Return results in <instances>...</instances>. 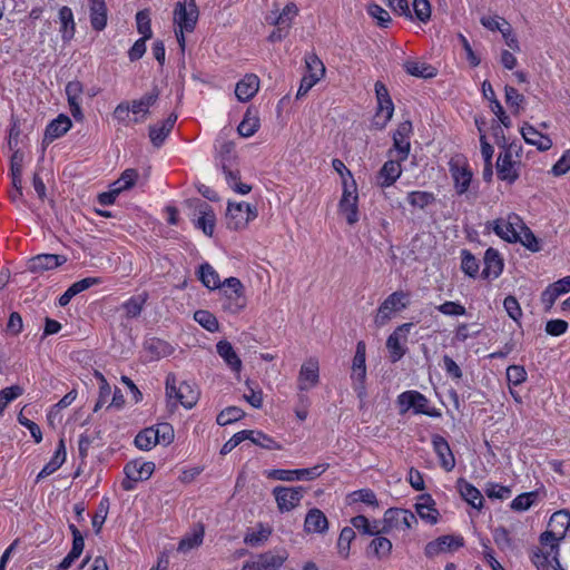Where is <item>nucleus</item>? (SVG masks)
Returning a JSON list of instances; mask_svg holds the SVG:
<instances>
[{"mask_svg":"<svg viewBox=\"0 0 570 570\" xmlns=\"http://www.w3.org/2000/svg\"><path fill=\"white\" fill-rule=\"evenodd\" d=\"M492 230L497 236L508 243H517L518 234L522 232L525 224L522 218L514 214L509 213L505 216L499 217L491 223Z\"/></svg>","mask_w":570,"mask_h":570,"instance_id":"nucleus-9","label":"nucleus"},{"mask_svg":"<svg viewBox=\"0 0 570 570\" xmlns=\"http://www.w3.org/2000/svg\"><path fill=\"white\" fill-rule=\"evenodd\" d=\"M569 528L570 512L568 510H559L551 515L548 529L541 534L544 535V540L550 538L561 542L566 538Z\"/></svg>","mask_w":570,"mask_h":570,"instance_id":"nucleus-17","label":"nucleus"},{"mask_svg":"<svg viewBox=\"0 0 570 570\" xmlns=\"http://www.w3.org/2000/svg\"><path fill=\"white\" fill-rule=\"evenodd\" d=\"M166 396L174 406L180 404L185 409H191L196 405L199 392L195 385L188 382H178L175 374L169 373L166 376Z\"/></svg>","mask_w":570,"mask_h":570,"instance_id":"nucleus-2","label":"nucleus"},{"mask_svg":"<svg viewBox=\"0 0 570 570\" xmlns=\"http://www.w3.org/2000/svg\"><path fill=\"white\" fill-rule=\"evenodd\" d=\"M451 176L454 183V188L456 194L463 195L468 191L471 180L472 173L468 167L451 165L450 167Z\"/></svg>","mask_w":570,"mask_h":570,"instance_id":"nucleus-35","label":"nucleus"},{"mask_svg":"<svg viewBox=\"0 0 570 570\" xmlns=\"http://www.w3.org/2000/svg\"><path fill=\"white\" fill-rule=\"evenodd\" d=\"M483 262V278L494 279L502 274L504 264L500 253L497 249L492 247L488 248L484 253Z\"/></svg>","mask_w":570,"mask_h":570,"instance_id":"nucleus-26","label":"nucleus"},{"mask_svg":"<svg viewBox=\"0 0 570 570\" xmlns=\"http://www.w3.org/2000/svg\"><path fill=\"white\" fill-rule=\"evenodd\" d=\"M412 327L413 323H404L397 326L396 330L387 337L386 348L390 353L391 362L395 363L404 356L406 352L405 343Z\"/></svg>","mask_w":570,"mask_h":570,"instance_id":"nucleus-16","label":"nucleus"},{"mask_svg":"<svg viewBox=\"0 0 570 570\" xmlns=\"http://www.w3.org/2000/svg\"><path fill=\"white\" fill-rule=\"evenodd\" d=\"M216 352L223 358L229 370L239 374L243 368V363L230 342L222 340L216 344Z\"/></svg>","mask_w":570,"mask_h":570,"instance_id":"nucleus-28","label":"nucleus"},{"mask_svg":"<svg viewBox=\"0 0 570 570\" xmlns=\"http://www.w3.org/2000/svg\"><path fill=\"white\" fill-rule=\"evenodd\" d=\"M198 19V8L195 0L177 2L174 10V22L181 31L191 32Z\"/></svg>","mask_w":570,"mask_h":570,"instance_id":"nucleus-15","label":"nucleus"},{"mask_svg":"<svg viewBox=\"0 0 570 570\" xmlns=\"http://www.w3.org/2000/svg\"><path fill=\"white\" fill-rule=\"evenodd\" d=\"M137 31L141 35L144 40L153 37L151 19L149 10H140L136 13Z\"/></svg>","mask_w":570,"mask_h":570,"instance_id":"nucleus-53","label":"nucleus"},{"mask_svg":"<svg viewBox=\"0 0 570 570\" xmlns=\"http://www.w3.org/2000/svg\"><path fill=\"white\" fill-rule=\"evenodd\" d=\"M407 203L413 208L424 209L435 202V195L425 190H413L406 195Z\"/></svg>","mask_w":570,"mask_h":570,"instance_id":"nucleus-47","label":"nucleus"},{"mask_svg":"<svg viewBox=\"0 0 570 570\" xmlns=\"http://www.w3.org/2000/svg\"><path fill=\"white\" fill-rule=\"evenodd\" d=\"M422 502L415 504L419 517L430 524H435L439 518V511L434 508V502L430 495L422 498Z\"/></svg>","mask_w":570,"mask_h":570,"instance_id":"nucleus-43","label":"nucleus"},{"mask_svg":"<svg viewBox=\"0 0 570 570\" xmlns=\"http://www.w3.org/2000/svg\"><path fill=\"white\" fill-rule=\"evenodd\" d=\"M67 262V257L57 254H39L31 257L27 263V269L31 273H43L56 269Z\"/></svg>","mask_w":570,"mask_h":570,"instance_id":"nucleus-19","label":"nucleus"},{"mask_svg":"<svg viewBox=\"0 0 570 570\" xmlns=\"http://www.w3.org/2000/svg\"><path fill=\"white\" fill-rule=\"evenodd\" d=\"M59 22L61 24L60 32L63 41H70L76 32V23L72 10L63 6L59 9L58 13Z\"/></svg>","mask_w":570,"mask_h":570,"instance_id":"nucleus-37","label":"nucleus"},{"mask_svg":"<svg viewBox=\"0 0 570 570\" xmlns=\"http://www.w3.org/2000/svg\"><path fill=\"white\" fill-rule=\"evenodd\" d=\"M409 303V294L405 292L396 291L390 294L379 307L375 324L379 326L385 325L393 313L405 309Z\"/></svg>","mask_w":570,"mask_h":570,"instance_id":"nucleus-12","label":"nucleus"},{"mask_svg":"<svg viewBox=\"0 0 570 570\" xmlns=\"http://www.w3.org/2000/svg\"><path fill=\"white\" fill-rule=\"evenodd\" d=\"M177 120V115L171 114L161 124L149 127V138L154 146L160 147Z\"/></svg>","mask_w":570,"mask_h":570,"instance_id":"nucleus-31","label":"nucleus"},{"mask_svg":"<svg viewBox=\"0 0 570 570\" xmlns=\"http://www.w3.org/2000/svg\"><path fill=\"white\" fill-rule=\"evenodd\" d=\"M330 468L328 463H318L312 468L285 470L272 469L264 471V475L271 480H278L285 482L293 481H313L321 476Z\"/></svg>","mask_w":570,"mask_h":570,"instance_id":"nucleus-6","label":"nucleus"},{"mask_svg":"<svg viewBox=\"0 0 570 570\" xmlns=\"http://www.w3.org/2000/svg\"><path fill=\"white\" fill-rule=\"evenodd\" d=\"M298 7L294 2H288L273 21L274 26L291 29L293 20L298 14Z\"/></svg>","mask_w":570,"mask_h":570,"instance_id":"nucleus-48","label":"nucleus"},{"mask_svg":"<svg viewBox=\"0 0 570 570\" xmlns=\"http://www.w3.org/2000/svg\"><path fill=\"white\" fill-rule=\"evenodd\" d=\"M328 528L326 515L320 509H311L305 518L304 529L308 533H323Z\"/></svg>","mask_w":570,"mask_h":570,"instance_id":"nucleus-33","label":"nucleus"},{"mask_svg":"<svg viewBox=\"0 0 570 570\" xmlns=\"http://www.w3.org/2000/svg\"><path fill=\"white\" fill-rule=\"evenodd\" d=\"M320 381V366L316 358L305 361L299 370L297 387L299 391H308L316 386Z\"/></svg>","mask_w":570,"mask_h":570,"instance_id":"nucleus-20","label":"nucleus"},{"mask_svg":"<svg viewBox=\"0 0 570 570\" xmlns=\"http://www.w3.org/2000/svg\"><path fill=\"white\" fill-rule=\"evenodd\" d=\"M432 446L439 458L441 466L450 472L455 466V458L451 451L449 442L441 435L434 434L432 436Z\"/></svg>","mask_w":570,"mask_h":570,"instance_id":"nucleus-23","label":"nucleus"},{"mask_svg":"<svg viewBox=\"0 0 570 570\" xmlns=\"http://www.w3.org/2000/svg\"><path fill=\"white\" fill-rule=\"evenodd\" d=\"M159 92L157 89L142 95L138 99L121 101L112 112V117L124 126L130 124H141L150 115V108L157 102Z\"/></svg>","mask_w":570,"mask_h":570,"instance_id":"nucleus-1","label":"nucleus"},{"mask_svg":"<svg viewBox=\"0 0 570 570\" xmlns=\"http://www.w3.org/2000/svg\"><path fill=\"white\" fill-rule=\"evenodd\" d=\"M261 561V568L263 570H279L284 562L287 560V553H274L267 551L257 556Z\"/></svg>","mask_w":570,"mask_h":570,"instance_id":"nucleus-45","label":"nucleus"},{"mask_svg":"<svg viewBox=\"0 0 570 570\" xmlns=\"http://www.w3.org/2000/svg\"><path fill=\"white\" fill-rule=\"evenodd\" d=\"M405 71L416 78L429 79L436 76V68L419 60H407L403 65Z\"/></svg>","mask_w":570,"mask_h":570,"instance_id":"nucleus-39","label":"nucleus"},{"mask_svg":"<svg viewBox=\"0 0 570 570\" xmlns=\"http://www.w3.org/2000/svg\"><path fill=\"white\" fill-rule=\"evenodd\" d=\"M83 94V86L79 80L69 81L66 85V95L71 115L76 120L83 118L81 109V97Z\"/></svg>","mask_w":570,"mask_h":570,"instance_id":"nucleus-22","label":"nucleus"},{"mask_svg":"<svg viewBox=\"0 0 570 570\" xmlns=\"http://www.w3.org/2000/svg\"><path fill=\"white\" fill-rule=\"evenodd\" d=\"M538 499L535 491L521 493L515 497L511 502V509L514 511H527L530 509Z\"/></svg>","mask_w":570,"mask_h":570,"instance_id":"nucleus-56","label":"nucleus"},{"mask_svg":"<svg viewBox=\"0 0 570 570\" xmlns=\"http://www.w3.org/2000/svg\"><path fill=\"white\" fill-rule=\"evenodd\" d=\"M505 104L512 109L514 115H519L525 104V98L514 87L505 86Z\"/></svg>","mask_w":570,"mask_h":570,"instance_id":"nucleus-50","label":"nucleus"},{"mask_svg":"<svg viewBox=\"0 0 570 570\" xmlns=\"http://www.w3.org/2000/svg\"><path fill=\"white\" fill-rule=\"evenodd\" d=\"M305 63L307 68L306 75L316 77L321 80L325 73V67L321 59L315 53H307L305 56Z\"/></svg>","mask_w":570,"mask_h":570,"instance_id":"nucleus-61","label":"nucleus"},{"mask_svg":"<svg viewBox=\"0 0 570 570\" xmlns=\"http://www.w3.org/2000/svg\"><path fill=\"white\" fill-rule=\"evenodd\" d=\"M397 404L402 414L412 409L414 414H424L430 417L441 416V412L438 409L430 407V400L415 390L402 392L397 396Z\"/></svg>","mask_w":570,"mask_h":570,"instance_id":"nucleus-7","label":"nucleus"},{"mask_svg":"<svg viewBox=\"0 0 570 570\" xmlns=\"http://www.w3.org/2000/svg\"><path fill=\"white\" fill-rule=\"evenodd\" d=\"M199 279L203 283V285L209 289L220 288V286L223 285L218 273L208 263L200 265Z\"/></svg>","mask_w":570,"mask_h":570,"instance_id":"nucleus-46","label":"nucleus"},{"mask_svg":"<svg viewBox=\"0 0 570 570\" xmlns=\"http://www.w3.org/2000/svg\"><path fill=\"white\" fill-rule=\"evenodd\" d=\"M351 377L354 382L360 383V389L363 390V383L366 377L365 344L363 342L357 343L356 352L353 358Z\"/></svg>","mask_w":570,"mask_h":570,"instance_id":"nucleus-34","label":"nucleus"},{"mask_svg":"<svg viewBox=\"0 0 570 570\" xmlns=\"http://www.w3.org/2000/svg\"><path fill=\"white\" fill-rule=\"evenodd\" d=\"M394 112V105L392 99L377 101V111L375 115V124L381 128H384L386 124L392 119Z\"/></svg>","mask_w":570,"mask_h":570,"instance_id":"nucleus-52","label":"nucleus"},{"mask_svg":"<svg viewBox=\"0 0 570 570\" xmlns=\"http://www.w3.org/2000/svg\"><path fill=\"white\" fill-rule=\"evenodd\" d=\"M458 489L463 500H465L470 505L475 509H481L483 507V495L473 484L464 479H459Z\"/></svg>","mask_w":570,"mask_h":570,"instance_id":"nucleus-36","label":"nucleus"},{"mask_svg":"<svg viewBox=\"0 0 570 570\" xmlns=\"http://www.w3.org/2000/svg\"><path fill=\"white\" fill-rule=\"evenodd\" d=\"M522 147L510 144L500 153L497 160V174L499 179L513 184L520 176Z\"/></svg>","mask_w":570,"mask_h":570,"instance_id":"nucleus-4","label":"nucleus"},{"mask_svg":"<svg viewBox=\"0 0 570 570\" xmlns=\"http://www.w3.org/2000/svg\"><path fill=\"white\" fill-rule=\"evenodd\" d=\"M243 416H244V411L240 407L229 406V407H226L225 410H223L217 415L216 421L219 425L224 426V425H228V424H232V423L240 420Z\"/></svg>","mask_w":570,"mask_h":570,"instance_id":"nucleus-62","label":"nucleus"},{"mask_svg":"<svg viewBox=\"0 0 570 570\" xmlns=\"http://www.w3.org/2000/svg\"><path fill=\"white\" fill-rule=\"evenodd\" d=\"M71 120L67 116L59 115L47 126L45 140L53 141L55 139L63 136L71 128Z\"/></svg>","mask_w":570,"mask_h":570,"instance_id":"nucleus-38","label":"nucleus"},{"mask_svg":"<svg viewBox=\"0 0 570 570\" xmlns=\"http://www.w3.org/2000/svg\"><path fill=\"white\" fill-rule=\"evenodd\" d=\"M417 523L416 517L413 512L406 509L391 508L387 509L383 517L384 533H390L393 530H409Z\"/></svg>","mask_w":570,"mask_h":570,"instance_id":"nucleus-11","label":"nucleus"},{"mask_svg":"<svg viewBox=\"0 0 570 570\" xmlns=\"http://www.w3.org/2000/svg\"><path fill=\"white\" fill-rule=\"evenodd\" d=\"M146 348L153 353L156 358L165 357L173 351L171 346L159 338H150L146 342Z\"/></svg>","mask_w":570,"mask_h":570,"instance_id":"nucleus-59","label":"nucleus"},{"mask_svg":"<svg viewBox=\"0 0 570 570\" xmlns=\"http://www.w3.org/2000/svg\"><path fill=\"white\" fill-rule=\"evenodd\" d=\"M222 308L229 314L240 313L247 305L244 286L237 277H228L220 286Z\"/></svg>","mask_w":570,"mask_h":570,"instance_id":"nucleus-5","label":"nucleus"},{"mask_svg":"<svg viewBox=\"0 0 570 570\" xmlns=\"http://www.w3.org/2000/svg\"><path fill=\"white\" fill-rule=\"evenodd\" d=\"M461 268L462 271L469 275L470 277H475L479 273V261L468 250L463 249L461 252Z\"/></svg>","mask_w":570,"mask_h":570,"instance_id":"nucleus-63","label":"nucleus"},{"mask_svg":"<svg viewBox=\"0 0 570 570\" xmlns=\"http://www.w3.org/2000/svg\"><path fill=\"white\" fill-rule=\"evenodd\" d=\"M249 440L252 443L266 450H282V445L269 435L262 431L243 430L235 433L222 448L220 453L227 454L243 441Z\"/></svg>","mask_w":570,"mask_h":570,"instance_id":"nucleus-8","label":"nucleus"},{"mask_svg":"<svg viewBox=\"0 0 570 570\" xmlns=\"http://www.w3.org/2000/svg\"><path fill=\"white\" fill-rule=\"evenodd\" d=\"M305 493L303 487H275L273 495L277 503V509L284 513L294 510L299 505Z\"/></svg>","mask_w":570,"mask_h":570,"instance_id":"nucleus-14","label":"nucleus"},{"mask_svg":"<svg viewBox=\"0 0 570 570\" xmlns=\"http://www.w3.org/2000/svg\"><path fill=\"white\" fill-rule=\"evenodd\" d=\"M156 444H158V439L155 438L153 428L144 429L135 438V445L142 451H149Z\"/></svg>","mask_w":570,"mask_h":570,"instance_id":"nucleus-54","label":"nucleus"},{"mask_svg":"<svg viewBox=\"0 0 570 570\" xmlns=\"http://www.w3.org/2000/svg\"><path fill=\"white\" fill-rule=\"evenodd\" d=\"M259 118L252 109H247L243 120L237 127V131L242 137H252L259 128Z\"/></svg>","mask_w":570,"mask_h":570,"instance_id":"nucleus-44","label":"nucleus"},{"mask_svg":"<svg viewBox=\"0 0 570 570\" xmlns=\"http://www.w3.org/2000/svg\"><path fill=\"white\" fill-rule=\"evenodd\" d=\"M259 89V78L249 73L240 79L235 88V95L239 101L246 102L250 100Z\"/></svg>","mask_w":570,"mask_h":570,"instance_id":"nucleus-30","label":"nucleus"},{"mask_svg":"<svg viewBox=\"0 0 570 570\" xmlns=\"http://www.w3.org/2000/svg\"><path fill=\"white\" fill-rule=\"evenodd\" d=\"M66 449L63 440L59 441L58 448L55 451L51 460L42 468V470L38 473L37 480L45 479L52 473H55L66 461Z\"/></svg>","mask_w":570,"mask_h":570,"instance_id":"nucleus-40","label":"nucleus"},{"mask_svg":"<svg viewBox=\"0 0 570 570\" xmlns=\"http://www.w3.org/2000/svg\"><path fill=\"white\" fill-rule=\"evenodd\" d=\"M90 24L94 30L102 31L107 27L108 9L105 0H88Z\"/></svg>","mask_w":570,"mask_h":570,"instance_id":"nucleus-29","label":"nucleus"},{"mask_svg":"<svg viewBox=\"0 0 570 570\" xmlns=\"http://www.w3.org/2000/svg\"><path fill=\"white\" fill-rule=\"evenodd\" d=\"M463 544L464 540L461 535H442L430 541L424 548V553L426 557L433 558L441 553L456 551Z\"/></svg>","mask_w":570,"mask_h":570,"instance_id":"nucleus-18","label":"nucleus"},{"mask_svg":"<svg viewBox=\"0 0 570 570\" xmlns=\"http://www.w3.org/2000/svg\"><path fill=\"white\" fill-rule=\"evenodd\" d=\"M256 217V207L252 206L250 204L246 202H228L226 212V225L229 229H243Z\"/></svg>","mask_w":570,"mask_h":570,"instance_id":"nucleus-10","label":"nucleus"},{"mask_svg":"<svg viewBox=\"0 0 570 570\" xmlns=\"http://www.w3.org/2000/svg\"><path fill=\"white\" fill-rule=\"evenodd\" d=\"M155 471V463L151 461L132 460L125 468L124 473L131 480H148Z\"/></svg>","mask_w":570,"mask_h":570,"instance_id":"nucleus-27","label":"nucleus"},{"mask_svg":"<svg viewBox=\"0 0 570 570\" xmlns=\"http://www.w3.org/2000/svg\"><path fill=\"white\" fill-rule=\"evenodd\" d=\"M138 178V171L132 168H128L122 171L120 177L114 181L110 186L120 194L124 190H128L135 186Z\"/></svg>","mask_w":570,"mask_h":570,"instance_id":"nucleus-49","label":"nucleus"},{"mask_svg":"<svg viewBox=\"0 0 570 570\" xmlns=\"http://www.w3.org/2000/svg\"><path fill=\"white\" fill-rule=\"evenodd\" d=\"M520 132L527 144L537 147V149L540 151H547L552 147L551 138L541 134L528 122H524L521 126Z\"/></svg>","mask_w":570,"mask_h":570,"instance_id":"nucleus-25","label":"nucleus"},{"mask_svg":"<svg viewBox=\"0 0 570 570\" xmlns=\"http://www.w3.org/2000/svg\"><path fill=\"white\" fill-rule=\"evenodd\" d=\"M216 216L212 207L203 202L199 205V217L196 222V226L200 228L207 236H212L214 233Z\"/></svg>","mask_w":570,"mask_h":570,"instance_id":"nucleus-41","label":"nucleus"},{"mask_svg":"<svg viewBox=\"0 0 570 570\" xmlns=\"http://www.w3.org/2000/svg\"><path fill=\"white\" fill-rule=\"evenodd\" d=\"M358 195L355 181L351 184L344 180L343 194L338 204V212L345 217L347 224L354 225L358 222L357 208Z\"/></svg>","mask_w":570,"mask_h":570,"instance_id":"nucleus-13","label":"nucleus"},{"mask_svg":"<svg viewBox=\"0 0 570 570\" xmlns=\"http://www.w3.org/2000/svg\"><path fill=\"white\" fill-rule=\"evenodd\" d=\"M411 134L412 124L409 120L402 121L393 134V147L397 151L400 160H405L409 157Z\"/></svg>","mask_w":570,"mask_h":570,"instance_id":"nucleus-21","label":"nucleus"},{"mask_svg":"<svg viewBox=\"0 0 570 570\" xmlns=\"http://www.w3.org/2000/svg\"><path fill=\"white\" fill-rule=\"evenodd\" d=\"M401 161L399 158L397 160L391 159L384 163L379 173L381 187H390L400 178L402 174Z\"/></svg>","mask_w":570,"mask_h":570,"instance_id":"nucleus-32","label":"nucleus"},{"mask_svg":"<svg viewBox=\"0 0 570 570\" xmlns=\"http://www.w3.org/2000/svg\"><path fill=\"white\" fill-rule=\"evenodd\" d=\"M520 238H518L517 243L522 244L527 249L532 253H538L541 250V245L537 236L531 232V229L527 226L522 229L520 234H518Z\"/></svg>","mask_w":570,"mask_h":570,"instance_id":"nucleus-58","label":"nucleus"},{"mask_svg":"<svg viewBox=\"0 0 570 570\" xmlns=\"http://www.w3.org/2000/svg\"><path fill=\"white\" fill-rule=\"evenodd\" d=\"M194 320L206 331L215 333L219 330L217 317L206 309H199L194 313Z\"/></svg>","mask_w":570,"mask_h":570,"instance_id":"nucleus-51","label":"nucleus"},{"mask_svg":"<svg viewBox=\"0 0 570 570\" xmlns=\"http://www.w3.org/2000/svg\"><path fill=\"white\" fill-rule=\"evenodd\" d=\"M109 505H110L109 499L107 497H104L98 504L95 515L92 517V527L97 534L100 532V530L107 519Z\"/></svg>","mask_w":570,"mask_h":570,"instance_id":"nucleus-57","label":"nucleus"},{"mask_svg":"<svg viewBox=\"0 0 570 570\" xmlns=\"http://www.w3.org/2000/svg\"><path fill=\"white\" fill-rule=\"evenodd\" d=\"M145 303L146 296H132L122 304V309L127 317L134 318L140 315Z\"/></svg>","mask_w":570,"mask_h":570,"instance_id":"nucleus-60","label":"nucleus"},{"mask_svg":"<svg viewBox=\"0 0 570 570\" xmlns=\"http://www.w3.org/2000/svg\"><path fill=\"white\" fill-rule=\"evenodd\" d=\"M354 538L355 532L353 528L345 527L342 529L337 540V552L342 558L346 559L350 556L351 542Z\"/></svg>","mask_w":570,"mask_h":570,"instance_id":"nucleus-55","label":"nucleus"},{"mask_svg":"<svg viewBox=\"0 0 570 570\" xmlns=\"http://www.w3.org/2000/svg\"><path fill=\"white\" fill-rule=\"evenodd\" d=\"M568 293H570V276L548 285L541 293V302L546 305L547 309H551L557 298Z\"/></svg>","mask_w":570,"mask_h":570,"instance_id":"nucleus-24","label":"nucleus"},{"mask_svg":"<svg viewBox=\"0 0 570 570\" xmlns=\"http://www.w3.org/2000/svg\"><path fill=\"white\" fill-rule=\"evenodd\" d=\"M205 530L202 524H198L193 529L190 533H187L178 544L177 550L183 553H187L190 550L202 546L204 541Z\"/></svg>","mask_w":570,"mask_h":570,"instance_id":"nucleus-42","label":"nucleus"},{"mask_svg":"<svg viewBox=\"0 0 570 570\" xmlns=\"http://www.w3.org/2000/svg\"><path fill=\"white\" fill-rule=\"evenodd\" d=\"M370 548L379 559H382L391 554L392 542L385 537H376L371 541Z\"/></svg>","mask_w":570,"mask_h":570,"instance_id":"nucleus-64","label":"nucleus"},{"mask_svg":"<svg viewBox=\"0 0 570 570\" xmlns=\"http://www.w3.org/2000/svg\"><path fill=\"white\" fill-rule=\"evenodd\" d=\"M540 547L532 550L531 561L538 570H566L559 561L560 542L540 535Z\"/></svg>","mask_w":570,"mask_h":570,"instance_id":"nucleus-3","label":"nucleus"}]
</instances>
